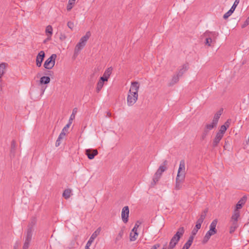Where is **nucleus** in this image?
Segmentation results:
<instances>
[{
    "label": "nucleus",
    "mask_w": 249,
    "mask_h": 249,
    "mask_svg": "<svg viewBox=\"0 0 249 249\" xmlns=\"http://www.w3.org/2000/svg\"><path fill=\"white\" fill-rule=\"evenodd\" d=\"M192 242L189 241V240H188V241H187V242L185 243L186 244H187V245L189 246H191L192 244Z\"/></svg>",
    "instance_id": "e2e57ef3"
},
{
    "label": "nucleus",
    "mask_w": 249,
    "mask_h": 249,
    "mask_svg": "<svg viewBox=\"0 0 249 249\" xmlns=\"http://www.w3.org/2000/svg\"><path fill=\"white\" fill-rule=\"evenodd\" d=\"M99 81H100V82H102L103 83H104V82L108 81V79L105 78L103 76L100 77V80Z\"/></svg>",
    "instance_id": "8fccbe9b"
},
{
    "label": "nucleus",
    "mask_w": 249,
    "mask_h": 249,
    "mask_svg": "<svg viewBox=\"0 0 249 249\" xmlns=\"http://www.w3.org/2000/svg\"><path fill=\"white\" fill-rule=\"evenodd\" d=\"M185 177L177 176L176 178V184L175 189L176 190H180L182 188V184L185 180Z\"/></svg>",
    "instance_id": "39448f33"
},
{
    "label": "nucleus",
    "mask_w": 249,
    "mask_h": 249,
    "mask_svg": "<svg viewBox=\"0 0 249 249\" xmlns=\"http://www.w3.org/2000/svg\"><path fill=\"white\" fill-rule=\"evenodd\" d=\"M67 26L71 30H72L74 26L73 22L71 21L68 22Z\"/></svg>",
    "instance_id": "49530a36"
},
{
    "label": "nucleus",
    "mask_w": 249,
    "mask_h": 249,
    "mask_svg": "<svg viewBox=\"0 0 249 249\" xmlns=\"http://www.w3.org/2000/svg\"><path fill=\"white\" fill-rule=\"evenodd\" d=\"M176 245L177 244H176V243L173 242L172 241L170 240L168 246V249H173L176 247Z\"/></svg>",
    "instance_id": "37998d69"
},
{
    "label": "nucleus",
    "mask_w": 249,
    "mask_h": 249,
    "mask_svg": "<svg viewBox=\"0 0 249 249\" xmlns=\"http://www.w3.org/2000/svg\"><path fill=\"white\" fill-rule=\"evenodd\" d=\"M36 221L35 218L32 219L31 221L29 223L28 226H30V227H33L36 224Z\"/></svg>",
    "instance_id": "09e8293b"
},
{
    "label": "nucleus",
    "mask_w": 249,
    "mask_h": 249,
    "mask_svg": "<svg viewBox=\"0 0 249 249\" xmlns=\"http://www.w3.org/2000/svg\"><path fill=\"white\" fill-rule=\"evenodd\" d=\"M71 125V123H68V124H67L65 127L63 128L61 132L60 133H63V136H65L66 135V132L68 131V128Z\"/></svg>",
    "instance_id": "c9c22d12"
},
{
    "label": "nucleus",
    "mask_w": 249,
    "mask_h": 249,
    "mask_svg": "<svg viewBox=\"0 0 249 249\" xmlns=\"http://www.w3.org/2000/svg\"><path fill=\"white\" fill-rule=\"evenodd\" d=\"M139 82L137 81L131 83V87L127 97V104L128 106H133L138 100Z\"/></svg>",
    "instance_id": "f257e3e1"
},
{
    "label": "nucleus",
    "mask_w": 249,
    "mask_h": 249,
    "mask_svg": "<svg viewBox=\"0 0 249 249\" xmlns=\"http://www.w3.org/2000/svg\"><path fill=\"white\" fill-rule=\"evenodd\" d=\"M131 232H132V233H134V232H137V228H133V229L131 231Z\"/></svg>",
    "instance_id": "69168bd1"
},
{
    "label": "nucleus",
    "mask_w": 249,
    "mask_h": 249,
    "mask_svg": "<svg viewBox=\"0 0 249 249\" xmlns=\"http://www.w3.org/2000/svg\"><path fill=\"white\" fill-rule=\"evenodd\" d=\"M7 66V64L5 63L0 64V78H2V76L5 73V69Z\"/></svg>",
    "instance_id": "a211bd4d"
},
{
    "label": "nucleus",
    "mask_w": 249,
    "mask_h": 249,
    "mask_svg": "<svg viewBox=\"0 0 249 249\" xmlns=\"http://www.w3.org/2000/svg\"><path fill=\"white\" fill-rule=\"evenodd\" d=\"M73 5H74V3L69 1L68 4L67 6V10L68 11H70L72 8Z\"/></svg>",
    "instance_id": "a18cd8bd"
},
{
    "label": "nucleus",
    "mask_w": 249,
    "mask_h": 249,
    "mask_svg": "<svg viewBox=\"0 0 249 249\" xmlns=\"http://www.w3.org/2000/svg\"><path fill=\"white\" fill-rule=\"evenodd\" d=\"M197 232V231H196V230L193 229L192 231L191 235H192L193 236H195Z\"/></svg>",
    "instance_id": "6e6d98bb"
},
{
    "label": "nucleus",
    "mask_w": 249,
    "mask_h": 249,
    "mask_svg": "<svg viewBox=\"0 0 249 249\" xmlns=\"http://www.w3.org/2000/svg\"><path fill=\"white\" fill-rule=\"evenodd\" d=\"M50 82V78L49 76H42L40 78L39 83L40 85L47 84Z\"/></svg>",
    "instance_id": "6ab92c4d"
},
{
    "label": "nucleus",
    "mask_w": 249,
    "mask_h": 249,
    "mask_svg": "<svg viewBox=\"0 0 249 249\" xmlns=\"http://www.w3.org/2000/svg\"><path fill=\"white\" fill-rule=\"evenodd\" d=\"M71 190L70 189H66L64 190L63 193V196L65 199H68L71 195Z\"/></svg>",
    "instance_id": "c756f323"
},
{
    "label": "nucleus",
    "mask_w": 249,
    "mask_h": 249,
    "mask_svg": "<svg viewBox=\"0 0 249 249\" xmlns=\"http://www.w3.org/2000/svg\"><path fill=\"white\" fill-rule=\"evenodd\" d=\"M223 137V136L221 134L216 133V136L213 142V147H215L217 146Z\"/></svg>",
    "instance_id": "4468645a"
},
{
    "label": "nucleus",
    "mask_w": 249,
    "mask_h": 249,
    "mask_svg": "<svg viewBox=\"0 0 249 249\" xmlns=\"http://www.w3.org/2000/svg\"><path fill=\"white\" fill-rule=\"evenodd\" d=\"M227 128L226 126V125H222L219 129V131L217 133L220 134H221L223 136L224 135V134L225 133V131L227 130Z\"/></svg>",
    "instance_id": "e433bc0d"
},
{
    "label": "nucleus",
    "mask_w": 249,
    "mask_h": 249,
    "mask_svg": "<svg viewBox=\"0 0 249 249\" xmlns=\"http://www.w3.org/2000/svg\"><path fill=\"white\" fill-rule=\"evenodd\" d=\"M91 246V244H89L87 242L85 247V249H89V247Z\"/></svg>",
    "instance_id": "338daca9"
},
{
    "label": "nucleus",
    "mask_w": 249,
    "mask_h": 249,
    "mask_svg": "<svg viewBox=\"0 0 249 249\" xmlns=\"http://www.w3.org/2000/svg\"><path fill=\"white\" fill-rule=\"evenodd\" d=\"M246 201V197L245 196H243L237 202L236 205V209L238 210V209H241L243 205L245 203Z\"/></svg>",
    "instance_id": "2eb2a0df"
},
{
    "label": "nucleus",
    "mask_w": 249,
    "mask_h": 249,
    "mask_svg": "<svg viewBox=\"0 0 249 249\" xmlns=\"http://www.w3.org/2000/svg\"><path fill=\"white\" fill-rule=\"evenodd\" d=\"M216 233L215 232H213V231H211L209 230L207 233H206L202 241V244H205L208 242L209 240L210 239L211 236Z\"/></svg>",
    "instance_id": "f8f14e48"
},
{
    "label": "nucleus",
    "mask_w": 249,
    "mask_h": 249,
    "mask_svg": "<svg viewBox=\"0 0 249 249\" xmlns=\"http://www.w3.org/2000/svg\"><path fill=\"white\" fill-rule=\"evenodd\" d=\"M209 131V130L205 127L203 132L205 133L206 134L208 135Z\"/></svg>",
    "instance_id": "0e129e2a"
},
{
    "label": "nucleus",
    "mask_w": 249,
    "mask_h": 249,
    "mask_svg": "<svg viewBox=\"0 0 249 249\" xmlns=\"http://www.w3.org/2000/svg\"><path fill=\"white\" fill-rule=\"evenodd\" d=\"M141 224V223L140 222H139V221H137L136 222V223H135L134 227L138 229Z\"/></svg>",
    "instance_id": "864d4df0"
},
{
    "label": "nucleus",
    "mask_w": 249,
    "mask_h": 249,
    "mask_svg": "<svg viewBox=\"0 0 249 249\" xmlns=\"http://www.w3.org/2000/svg\"><path fill=\"white\" fill-rule=\"evenodd\" d=\"M32 237L26 235L25 240V242H24V245L23 246V249H28L29 245H30V243L32 240Z\"/></svg>",
    "instance_id": "f3484780"
},
{
    "label": "nucleus",
    "mask_w": 249,
    "mask_h": 249,
    "mask_svg": "<svg viewBox=\"0 0 249 249\" xmlns=\"http://www.w3.org/2000/svg\"><path fill=\"white\" fill-rule=\"evenodd\" d=\"M66 36L64 34L61 33L59 37L60 40H61V41H64L66 39Z\"/></svg>",
    "instance_id": "de8ad7c7"
},
{
    "label": "nucleus",
    "mask_w": 249,
    "mask_h": 249,
    "mask_svg": "<svg viewBox=\"0 0 249 249\" xmlns=\"http://www.w3.org/2000/svg\"><path fill=\"white\" fill-rule=\"evenodd\" d=\"M33 231V227L28 226L27 236L32 237V233Z\"/></svg>",
    "instance_id": "58836bf2"
},
{
    "label": "nucleus",
    "mask_w": 249,
    "mask_h": 249,
    "mask_svg": "<svg viewBox=\"0 0 249 249\" xmlns=\"http://www.w3.org/2000/svg\"><path fill=\"white\" fill-rule=\"evenodd\" d=\"M42 62H41V60H40V61H36V66H37L38 67H41V64H42Z\"/></svg>",
    "instance_id": "5fc2aeb1"
},
{
    "label": "nucleus",
    "mask_w": 249,
    "mask_h": 249,
    "mask_svg": "<svg viewBox=\"0 0 249 249\" xmlns=\"http://www.w3.org/2000/svg\"><path fill=\"white\" fill-rule=\"evenodd\" d=\"M190 246L187 245V244H185L184 246H183L182 249H189Z\"/></svg>",
    "instance_id": "4d7b16f0"
},
{
    "label": "nucleus",
    "mask_w": 249,
    "mask_h": 249,
    "mask_svg": "<svg viewBox=\"0 0 249 249\" xmlns=\"http://www.w3.org/2000/svg\"><path fill=\"white\" fill-rule=\"evenodd\" d=\"M217 223V220L216 219L213 220L211 223L210 226V230L213 231V232H217V230L216 229V226Z\"/></svg>",
    "instance_id": "412c9836"
},
{
    "label": "nucleus",
    "mask_w": 249,
    "mask_h": 249,
    "mask_svg": "<svg viewBox=\"0 0 249 249\" xmlns=\"http://www.w3.org/2000/svg\"><path fill=\"white\" fill-rule=\"evenodd\" d=\"M188 70V65L186 64H184L182 68L179 70L178 75L180 77L183 74Z\"/></svg>",
    "instance_id": "a878e982"
},
{
    "label": "nucleus",
    "mask_w": 249,
    "mask_h": 249,
    "mask_svg": "<svg viewBox=\"0 0 249 249\" xmlns=\"http://www.w3.org/2000/svg\"><path fill=\"white\" fill-rule=\"evenodd\" d=\"M240 2V0H235L233 4L232 5V6H231V9L233 11H234L236 8V7H237V6L238 5V4H239Z\"/></svg>",
    "instance_id": "79ce46f5"
},
{
    "label": "nucleus",
    "mask_w": 249,
    "mask_h": 249,
    "mask_svg": "<svg viewBox=\"0 0 249 249\" xmlns=\"http://www.w3.org/2000/svg\"><path fill=\"white\" fill-rule=\"evenodd\" d=\"M233 12L234 11L230 9L227 13L224 15L223 18L224 19L228 18L233 13Z\"/></svg>",
    "instance_id": "ea45409f"
},
{
    "label": "nucleus",
    "mask_w": 249,
    "mask_h": 249,
    "mask_svg": "<svg viewBox=\"0 0 249 249\" xmlns=\"http://www.w3.org/2000/svg\"><path fill=\"white\" fill-rule=\"evenodd\" d=\"M2 78H0V91H2Z\"/></svg>",
    "instance_id": "603ef678"
},
{
    "label": "nucleus",
    "mask_w": 249,
    "mask_h": 249,
    "mask_svg": "<svg viewBox=\"0 0 249 249\" xmlns=\"http://www.w3.org/2000/svg\"><path fill=\"white\" fill-rule=\"evenodd\" d=\"M45 32L48 37L47 40H50L51 38V36L53 34V28L52 26L48 25L46 27Z\"/></svg>",
    "instance_id": "dca6fc26"
},
{
    "label": "nucleus",
    "mask_w": 249,
    "mask_h": 249,
    "mask_svg": "<svg viewBox=\"0 0 249 249\" xmlns=\"http://www.w3.org/2000/svg\"><path fill=\"white\" fill-rule=\"evenodd\" d=\"M86 154L89 160H92L98 154V151L96 149H86Z\"/></svg>",
    "instance_id": "1a4fd4ad"
},
{
    "label": "nucleus",
    "mask_w": 249,
    "mask_h": 249,
    "mask_svg": "<svg viewBox=\"0 0 249 249\" xmlns=\"http://www.w3.org/2000/svg\"><path fill=\"white\" fill-rule=\"evenodd\" d=\"M212 43H213V42L212 41V39L208 37H206V40L205 42V45L208 46H211Z\"/></svg>",
    "instance_id": "a19ab883"
},
{
    "label": "nucleus",
    "mask_w": 249,
    "mask_h": 249,
    "mask_svg": "<svg viewBox=\"0 0 249 249\" xmlns=\"http://www.w3.org/2000/svg\"><path fill=\"white\" fill-rule=\"evenodd\" d=\"M180 238L179 237H177L175 235H174L171 238V240L173 242L176 243V244H178V241H179Z\"/></svg>",
    "instance_id": "c03bdc74"
},
{
    "label": "nucleus",
    "mask_w": 249,
    "mask_h": 249,
    "mask_svg": "<svg viewBox=\"0 0 249 249\" xmlns=\"http://www.w3.org/2000/svg\"><path fill=\"white\" fill-rule=\"evenodd\" d=\"M104 84V83H103L102 82H100V81H99L98 82V83L97 84V86H96L97 92H99V91L101 90V89L103 88Z\"/></svg>",
    "instance_id": "4c0bfd02"
},
{
    "label": "nucleus",
    "mask_w": 249,
    "mask_h": 249,
    "mask_svg": "<svg viewBox=\"0 0 249 249\" xmlns=\"http://www.w3.org/2000/svg\"><path fill=\"white\" fill-rule=\"evenodd\" d=\"M222 109L218 111L214 116L213 121L214 124H217L218 120L222 114Z\"/></svg>",
    "instance_id": "4be33fe9"
},
{
    "label": "nucleus",
    "mask_w": 249,
    "mask_h": 249,
    "mask_svg": "<svg viewBox=\"0 0 249 249\" xmlns=\"http://www.w3.org/2000/svg\"><path fill=\"white\" fill-rule=\"evenodd\" d=\"M207 135V134H206L205 133L203 132L202 134V135H201V139L202 140H204L205 139V138L206 137Z\"/></svg>",
    "instance_id": "bf43d9fd"
},
{
    "label": "nucleus",
    "mask_w": 249,
    "mask_h": 249,
    "mask_svg": "<svg viewBox=\"0 0 249 249\" xmlns=\"http://www.w3.org/2000/svg\"><path fill=\"white\" fill-rule=\"evenodd\" d=\"M231 225L230 228V233H232L238 227V223L234 222H230Z\"/></svg>",
    "instance_id": "5701e85b"
},
{
    "label": "nucleus",
    "mask_w": 249,
    "mask_h": 249,
    "mask_svg": "<svg viewBox=\"0 0 249 249\" xmlns=\"http://www.w3.org/2000/svg\"><path fill=\"white\" fill-rule=\"evenodd\" d=\"M77 108L75 107L73 109L72 113L70 116V119L69 121V123H71V124L72 123V121L75 118V115L77 113Z\"/></svg>",
    "instance_id": "7c9ffc66"
},
{
    "label": "nucleus",
    "mask_w": 249,
    "mask_h": 249,
    "mask_svg": "<svg viewBox=\"0 0 249 249\" xmlns=\"http://www.w3.org/2000/svg\"><path fill=\"white\" fill-rule=\"evenodd\" d=\"M112 71L111 67L108 68L104 72L103 76L108 79Z\"/></svg>",
    "instance_id": "393cba45"
},
{
    "label": "nucleus",
    "mask_w": 249,
    "mask_h": 249,
    "mask_svg": "<svg viewBox=\"0 0 249 249\" xmlns=\"http://www.w3.org/2000/svg\"><path fill=\"white\" fill-rule=\"evenodd\" d=\"M16 141L13 140L11 142V149H10V156L11 158H14L16 154Z\"/></svg>",
    "instance_id": "9b49d317"
},
{
    "label": "nucleus",
    "mask_w": 249,
    "mask_h": 249,
    "mask_svg": "<svg viewBox=\"0 0 249 249\" xmlns=\"http://www.w3.org/2000/svg\"><path fill=\"white\" fill-rule=\"evenodd\" d=\"M218 36V33L215 32H210L206 31L204 34L203 36L205 37H208L212 39L213 44L215 43V40L217 36Z\"/></svg>",
    "instance_id": "0eeeda50"
},
{
    "label": "nucleus",
    "mask_w": 249,
    "mask_h": 249,
    "mask_svg": "<svg viewBox=\"0 0 249 249\" xmlns=\"http://www.w3.org/2000/svg\"><path fill=\"white\" fill-rule=\"evenodd\" d=\"M240 214L239 210H235L231 217L230 222H234L238 223V220L240 217Z\"/></svg>",
    "instance_id": "ddd939ff"
},
{
    "label": "nucleus",
    "mask_w": 249,
    "mask_h": 249,
    "mask_svg": "<svg viewBox=\"0 0 249 249\" xmlns=\"http://www.w3.org/2000/svg\"><path fill=\"white\" fill-rule=\"evenodd\" d=\"M57 56L56 54H53L49 57L44 64V67L46 69H52L55 64V61Z\"/></svg>",
    "instance_id": "7ed1b4c3"
},
{
    "label": "nucleus",
    "mask_w": 249,
    "mask_h": 249,
    "mask_svg": "<svg viewBox=\"0 0 249 249\" xmlns=\"http://www.w3.org/2000/svg\"><path fill=\"white\" fill-rule=\"evenodd\" d=\"M184 232L185 230L184 227H181L178 228V231L176 232V234L174 235L180 238L183 236Z\"/></svg>",
    "instance_id": "aec40b11"
},
{
    "label": "nucleus",
    "mask_w": 249,
    "mask_h": 249,
    "mask_svg": "<svg viewBox=\"0 0 249 249\" xmlns=\"http://www.w3.org/2000/svg\"><path fill=\"white\" fill-rule=\"evenodd\" d=\"M63 133H60L59 134L55 142V146L56 147H58L60 145L61 143V140L64 137V136H63Z\"/></svg>",
    "instance_id": "473e14b6"
},
{
    "label": "nucleus",
    "mask_w": 249,
    "mask_h": 249,
    "mask_svg": "<svg viewBox=\"0 0 249 249\" xmlns=\"http://www.w3.org/2000/svg\"><path fill=\"white\" fill-rule=\"evenodd\" d=\"M160 246V244H157L152 246L151 249H157Z\"/></svg>",
    "instance_id": "3c124183"
},
{
    "label": "nucleus",
    "mask_w": 249,
    "mask_h": 249,
    "mask_svg": "<svg viewBox=\"0 0 249 249\" xmlns=\"http://www.w3.org/2000/svg\"><path fill=\"white\" fill-rule=\"evenodd\" d=\"M179 76L177 74L176 75H174L173 76L171 82L169 83V85L170 86H172L177 83L179 80Z\"/></svg>",
    "instance_id": "c85d7f7f"
},
{
    "label": "nucleus",
    "mask_w": 249,
    "mask_h": 249,
    "mask_svg": "<svg viewBox=\"0 0 249 249\" xmlns=\"http://www.w3.org/2000/svg\"><path fill=\"white\" fill-rule=\"evenodd\" d=\"M124 229H122L119 232L118 235L116 237L115 239V243H117L118 241H120L124 235Z\"/></svg>",
    "instance_id": "b1692460"
},
{
    "label": "nucleus",
    "mask_w": 249,
    "mask_h": 249,
    "mask_svg": "<svg viewBox=\"0 0 249 249\" xmlns=\"http://www.w3.org/2000/svg\"><path fill=\"white\" fill-rule=\"evenodd\" d=\"M91 34L89 31L87 32L86 35L82 36L80 39L78 43L76 45L75 48V51L79 52L86 45L87 40L89 39Z\"/></svg>",
    "instance_id": "f03ea898"
},
{
    "label": "nucleus",
    "mask_w": 249,
    "mask_h": 249,
    "mask_svg": "<svg viewBox=\"0 0 249 249\" xmlns=\"http://www.w3.org/2000/svg\"><path fill=\"white\" fill-rule=\"evenodd\" d=\"M249 24L248 22H247V21H245L243 24L242 25V28H244L246 27L247 26H248Z\"/></svg>",
    "instance_id": "13d9d810"
},
{
    "label": "nucleus",
    "mask_w": 249,
    "mask_h": 249,
    "mask_svg": "<svg viewBox=\"0 0 249 249\" xmlns=\"http://www.w3.org/2000/svg\"><path fill=\"white\" fill-rule=\"evenodd\" d=\"M138 236V232H134V233L130 232V240L131 241H135L137 239Z\"/></svg>",
    "instance_id": "2f4dec72"
},
{
    "label": "nucleus",
    "mask_w": 249,
    "mask_h": 249,
    "mask_svg": "<svg viewBox=\"0 0 249 249\" xmlns=\"http://www.w3.org/2000/svg\"><path fill=\"white\" fill-rule=\"evenodd\" d=\"M177 175L185 177V162L184 160H182L180 161Z\"/></svg>",
    "instance_id": "20e7f679"
},
{
    "label": "nucleus",
    "mask_w": 249,
    "mask_h": 249,
    "mask_svg": "<svg viewBox=\"0 0 249 249\" xmlns=\"http://www.w3.org/2000/svg\"><path fill=\"white\" fill-rule=\"evenodd\" d=\"M216 125L217 124H214L213 122H212L211 124H206L205 127L210 131L214 127H216Z\"/></svg>",
    "instance_id": "72a5a7b5"
},
{
    "label": "nucleus",
    "mask_w": 249,
    "mask_h": 249,
    "mask_svg": "<svg viewBox=\"0 0 249 249\" xmlns=\"http://www.w3.org/2000/svg\"><path fill=\"white\" fill-rule=\"evenodd\" d=\"M129 208L128 206H124L123 209L121 216L123 222L125 223L128 222L129 216Z\"/></svg>",
    "instance_id": "423d86ee"
},
{
    "label": "nucleus",
    "mask_w": 249,
    "mask_h": 249,
    "mask_svg": "<svg viewBox=\"0 0 249 249\" xmlns=\"http://www.w3.org/2000/svg\"><path fill=\"white\" fill-rule=\"evenodd\" d=\"M224 125H226V128H228L229 127L230 123L229 122V120L226 121Z\"/></svg>",
    "instance_id": "680f3d73"
},
{
    "label": "nucleus",
    "mask_w": 249,
    "mask_h": 249,
    "mask_svg": "<svg viewBox=\"0 0 249 249\" xmlns=\"http://www.w3.org/2000/svg\"><path fill=\"white\" fill-rule=\"evenodd\" d=\"M168 163V162L166 160H165L163 163L160 166L158 169L161 171L162 172H164L165 171H166L167 169V167L166 166L167 164Z\"/></svg>",
    "instance_id": "cd10ccee"
},
{
    "label": "nucleus",
    "mask_w": 249,
    "mask_h": 249,
    "mask_svg": "<svg viewBox=\"0 0 249 249\" xmlns=\"http://www.w3.org/2000/svg\"><path fill=\"white\" fill-rule=\"evenodd\" d=\"M162 249H168V247H167V243H166L163 246Z\"/></svg>",
    "instance_id": "774afa93"
},
{
    "label": "nucleus",
    "mask_w": 249,
    "mask_h": 249,
    "mask_svg": "<svg viewBox=\"0 0 249 249\" xmlns=\"http://www.w3.org/2000/svg\"><path fill=\"white\" fill-rule=\"evenodd\" d=\"M163 172L158 169L154 175L153 181L151 182V186H154L160 179Z\"/></svg>",
    "instance_id": "6e6552de"
},
{
    "label": "nucleus",
    "mask_w": 249,
    "mask_h": 249,
    "mask_svg": "<svg viewBox=\"0 0 249 249\" xmlns=\"http://www.w3.org/2000/svg\"><path fill=\"white\" fill-rule=\"evenodd\" d=\"M101 231V227H99L91 235L90 238L89 239L88 243L89 244H91L93 242L94 240L97 237V236L100 234Z\"/></svg>",
    "instance_id": "9d476101"
},
{
    "label": "nucleus",
    "mask_w": 249,
    "mask_h": 249,
    "mask_svg": "<svg viewBox=\"0 0 249 249\" xmlns=\"http://www.w3.org/2000/svg\"><path fill=\"white\" fill-rule=\"evenodd\" d=\"M45 56V54L44 52L43 51H41L36 56V61L41 60V62H42L44 59Z\"/></svg>",
    "instance_id": "bb28decb"
},
{
    "label": "nucleus",
    "mask_w": 249,
    "mask_h": 249,
    "mask_svg": "<svg viewBox=\"0 0 249 249\" xmlns=\"http://www.w3.org/2000/svg\"><path fill=\"white\" fill-rule=\"evenodd\" d=\"M195 236H193L192 235H191V236L189 237L188 240L191 242H193L194 238Z\"/></svg>",
    "instance_id": "052dcab7"
},
{
    "label": "nucleus",
    "mask_w": 249,
    "mask_h": 249,
    "mask_svg": "<svg viewBox=\"0 0 249 249\" xmlns=\"http://www.w3.org/2000/svg\"><path fill=\"white\" fill-rule=\"evenodd\" d=\"M208 212V210L207 209H205L201 213L198 219H199L200 220H201L202 221H204V220L205 219V218H206V214H207V213Z\"/></svg>",
    "instance_id": "f704fd0d"
}]
</instances>
